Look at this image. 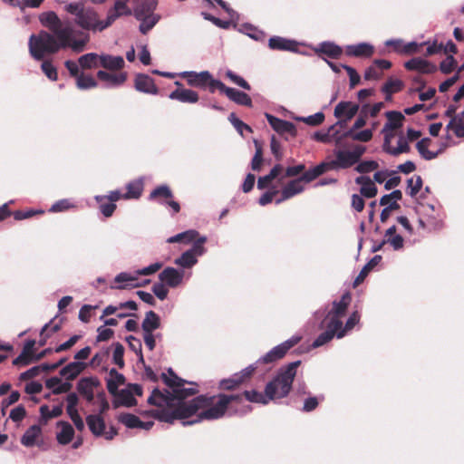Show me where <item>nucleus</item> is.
<instances>
[{
    "label": "nucleus",
    "instance_id": "1",
    "mask_svg": "<svg viewBox=\"0 0 464 464\" xmlns=\"http://www.w3.org/2000/svg\"><path fill=\"white\" fill-rule=\"evenodd\" d=\"M169 375L162 373L161 378L169 390L161 392L154 389L147 401L150 405L158 407L156 410L146 411L154 418L172 423L175 420H184L200 412L194 420L183 421L182 424L192 425L202 420H218L222 418L228 409H233L234 404L243 401L242 394L227 395L220 393L217 396L198 395L187 401V398L198 392L197 384L188 382L178 377L171 368Z\"/></svg>",
    "mask_w": 464,
    "mask_h": 464
},
{
    "label": "nucleus",
    "instance_id": "2",
    "mask_svg": "<svg viewBox=\"0 0 464 464\" xmlns=\"http://www.w3.org/2000/svg\"><path fill=\"white\" fill-rule=\"evenodd\" d=\"M64 9L74 16V24L83 31H75L69 19H61L53 11L43 13L40 22L51 33L41 31L30 36L29 52L35 60H43L46 54L55 53L67 47L76 53H82L90 41L89 34L84 31L102 32L107 28L103 27L104 21L99 19L98 13L85 6L84 0L69 3Z\"/></svg>",
    "mask_w": 464,
    "mask_h": 464
},
{
    "label": "nucleus",
    "instance_id": "3",
    "mask_svg": "<svg viewBox=\"0 0 464 464\" xmlns=\"http://www.w3.org/2000/svg\"><path fill=\"white\" fill-rule=\"evenodd\" d=\"M350 295L348 293L343 295L339 301H334L331 310L327 313L324 320L321 324V327L326 330L320 334L312 343L313 348L321 347L334 337L341 339L344 336L343 331H338L341 328L342 318L346 314L347 308L350 304Z\"/></svg>",
    "mask_w": 464,
    "mask_h": 464
},
{
    "label": "nucleus",
    "instance_id": "4",
    "mask_svg": "<svg viewBox=\"0 0 464 464\" xmlns=\"http://www.w3.org/2000/svg\"><path fill=\"white\" fill-rule=\"evenodd\" d=\"M300 363V361H295L280 367L275 377L266 383L265 392L272 401L289 394Z\"/></svg>",
    "mask_w": 464,
    "mask_h": 464
},
{
    "label": "nucleus",
    "instance_id": "5",
    "mask_svg": "<svg viewBox=\"0 0 464 464\" xmlns=\"http://www.w3.org/2000/svg\"><path fill=\"white\" fill-rule=\"evenodd\" d=\"M300 341H301V336H298V335L292 336L291 338L287 339L286 341L273 347L265 355L261 356L254 363H252V365H255V370H256L260 364L273 363V362L282 359L286 354V353L292 347L296 345Z\"/></svg>",
    "mask_w": 464,
    "mask_h": 464
},
{
    "label": "nucleus",
    "instance_id": "6",
    "mask_svg": "<svg viewBox=\"0 0 464 464\" xmlns=\"http://www.w3.org/2000/svg\"><path fill=\"white\" fill-rule=\"evenodd\" d=\"M191 273H186L183 269L167 266L159 274V279L170 288L179 286L184 279H188Z\"/></svg>",
    "mask_w": 464,
    "mask_h": 464
},
{
    "label": "nucleus",
    "instance_id": "7",
    "mask_svg": "<svg viewBox=\"0 0 464 464\" xmlns=\"http://www.w3.org/2000/svg\"><path fill=\"white\" fill-rule=\"evenodd\" d=\"M255 371V365L249 364L240 372L234 373L231 377L221 380L219 387L223 390H233L250 379Z\"/></svg>",
    "mask_w": 464,
    "mask_h": 464
},
{
    "label": "nucleus",
    "instance_id": "8",
    "mask_svg": "<svg viewBox=\"0 0 464 464\" xmlns=\"http://www.w3.org/2000/svg\"><path fill=\"white\" fill-rule=\"evenodd\" d=\"M402 198V193L399 189H395L390 194L383 195L380 199V205L385 206L382 209L380 218L382 222H385L392 210H396L400 208V205L397 203L398 200H401Z\"/></svg>",
    "mask_w": 464,
    "mask_h": 464
},
{
    "label": "nucleus",
    "instance_id": "9",
    "mask_svg": "<svg viewBox=\"0 0 464 464\" xmlns=\"http://www.w3.org/2000/svg\"><path fill=\"white\" fill-rule=\"evenodd\" d=\"M101 386V382L96 377H83L77 382L76 388L78 392L85 398L88 402H92L94 399V392Z\"/></svg>",
    "mask_w": 464,
    "mask_h": 464
},
{
    "label": "nucleus",
    "instance_id": "10",
    "mask_svg": "<svg viewBox=\"0 0 464 464\" xmlns=\"http://www.w3.org/2000/svg\"><path fill=\"white\" fill-rule=\"evenodd\" d=\"M129 1L130 0H115L113 6L108 11L103 27H109L116 19L122 15L131 14V9L127 5Z\"/></svg>",
    "mask_w": 464,
    "mask_h": 464
},
{
    "label": "nucleus",
    "instance_id": "11",
    "mask_svg": "<svg viewBox=\"0 0 464 464\" xmlns=\"http://www.w3.org/2000/svg\"><path fill=\"white\" fill-rule=\"evenodd\" d=\"M179 75L187 80V82L191 87L205 89L208 84V80L210 79V72L208 71H202L199 72L194 71H185Z\"/></svg>",
    "mask_w": 464,
    "mask_h": 464
},
{
    "label": "nucleus",
    "instance_id": "12",
    "mask_svg": "<svg viewBox=\"0 0 464 464\" xmlns=\"http://www.w3.org/2000/svg\"><path fill=\"white\" fill-rule=\"evenodd\" d=\"M175 85L179 88L172 91L169 94L170 100L178 101L183 103H196L199 100L198 93L191 89L180 88L182 83L179 81L175 82Z\"/></svg>",
    "mask_w": 464,
    "mask_h": 464
},
{
    "label": "nucleus",
    "instance_id": "13",
    "mask_svg": "<svg viewBox=\"0 0 464 464\" xmlns=\"http://www.w3.org/2000/svg\"><path fill=\"white\" fill-rule=\"evenodd\" d=\"M139 276L137 274V271L133 272H121L118 274L115 278L114 282L117 283V285H111V289H126V288H134V287H140L143 285L141 283H138Z\"/></svg>",
    "mask_w": 464,
    "mask_h": 464
},
{
    "label": "nucleus",
    "instance_id": "14",
    "mask_svg": "<svg viewBox=\"0 0 464 464\" xmlns=\"http://www.w3.org/2000/svg\"><path fill=\"white\" fill-rule=\"evenodd\" d=\"M334 156L335 159L330 161L331 169H348L357 163L350 150H336Z\"/></svg>",
    "mask_w": 464,
    "mask_h": 464
},
{
    "label": "nucleus",
    "instance_id": "15",
    "mask_svg": "<svg viewBox=\"0 0 464 464\" xmlns=\"http://www.w3.org/2000/svg\"><path fill=\"white\" fill-rule=\"evenodd\" d=\"M266 117L270 126L279 134L288 133L292 137L296 136L297 131L294 123L281 120L269 113H266Z\"/></svg>",
    "mask_w": 464,
    "mask_h": 464
},
{
    "label": "nucleus",
    "instance_id": "16",
    "mask_svg": "<svg viewBox=\"0 0 464 464\" xmlns=\"http://www.w3.org/2000/svg\"><path fill=\"white\" fill-rule=\"evenodd\" d=\"M135 89L143 93L156 95L159 92V89L154 82V80L143 73L137 74L134 81Z\"/></svg>",
    "mask_w": 464,
    "mask_h": 464
},
{
    "label": "nucleus",
    "instance_id": "17",
    "mask_svg": "<svg viewBox=\"0 0 464 464\" xmlns=\"http://www.w3.org/2000/svg\"><path fill=\"white\" fill-rule=\"evenodd\" d=\"M404 67L409 71H416L420 73H433L437 71L435 64L424 60L420 57H416L409 60L404 63Z\"/></svg>",
    "mask_w": 464,
    "mask_h": 464
},
{
    "label": "nucleus",
    "instance_id": "18",
    "mask_svg": "<svg viewBox=\"0 0 464 464\" xmlns=\"http://www.w3.org/2000/svg\"><path fill=\"white\" fill-rule=\"evenodd\" d=\"M348 56L358 58H370L374 53V46L369 43H359L357 44H349L345 47Z\"/></svg>",
    "mask_w": 464,
    "mask_h": 464
},
{
    "label": "nucleus",
    "instance_id": "19",
    "mask_svg": "<svg viewBox=\"0 0 464 464\" xmlns=\"http://www.w3.org/2000/svg\"><path fill=\"white\" fill-rule=\"evenodd\" d=\"M359 105L351 102H341L335 108L334 114L336 118H344L343 122L353 119L359 111Z\"/></svg>",
    "mask_w": 464,
    "mask_h": 464
},
{
    "label": "nucleus",
    "instance_id": "20",
    "mask_svg": "<svg viewBox=\"0 0 464 464\" xmlns=\"http://www.w3.org/2000/svg\"><path fill=\"white\" fill-rule=\"evenodd\" d=\"M304 179L301 178L293 179L288 182L281 191V198L276 199V203L280 204L281 202L293 198L294 196L300 194L304 191V188L302 184Z\"/></svg>",
    "mask_w": 464,
    "mask_h": 464
},
{
    "label": "nucleus",
    "instance_id": "21",
    "mask_svg": "<svg viewBox=\"0 0 464 464\" xmlns=\"http://www.w3.org/2000/svg\"><path fill=\"white\" fill-rule=\"evenodd\" d=\"M134 16L140 23L139 30L142 34H147L160 20V14L145 15L141 11H134Z\"/></svg>",
    "mask_w": 464,
    "mask_h": 464
},
{
    "label": "nucleus",
    "instance_id": "22",
    "mask_svg": "<svg viewBox=\"0 0 464 464\" xmlns=\"http://www.w3.org/2000/svg\"><path fill=\"white\" fill-rule=\"evenodd\" d=\"M97 77L108 88H114L123 84L127 79L126 73H111L102 70L98 71Z\"/></svg>",
    "mask_w": 464,
    "mask_h": 464
},
{
    "label": "nucleus",
    "instance_id": "23",
    "mask_svg": "<svg viewBox=\"0 0 464 464\" xmlns=\"http://www.w3.org/2000/svg\"><path fill=\"white\" fill-rule=\"evenodd\" d=\"M297 42L281 36H273L268 40V46L272 50L297 52Z\"/></svg>",
    "mask_w": 464,
    "mask_h": 464
},
{
    "label": "nucleus",
    "instance_id": "24",
    "mask_svg": "<svg viewBox=\"0 0 464 464\" xmlns=\"http://www.w3.org/2000/svg\"><path fill=\"white\" fill-rule=\"evenodd\" d=\"M431 140L429 138H423L416 143V149L420 157L425 160H431L436 159L440 153L443 152L445 145H442L437 151L429 150Z\"/></svg>",
    "mask_w": 464,
    "mask_h": 464
},
{
    "label": "nucleus",
    "instance_id": "25",
    "mask_svg": "<svg viewBox=\"0 0 464 464\" xmlns=\"http://www.w3.org/2000/svg\"><path fill=\"white\" fill-rule=\"evenodd\" d=\"M355 183L360 185V194L367 198H374L377 194V187L374 182L367 176H359L355 179Z\"/></svg>",
    "mask_w": 464,
    "mask_h": 464
},
{
    "label": "nucleus",
    "instance_id": "26",
    "mask_svg": "<svg viewBox=\"0 0 464 464\" xmlns=\"http://www.w3.org/2000/svg\"><path fill=\"white\" fill-rule=\"evenodd\" d=\"M86 424L95 437H101L104 433L105 421L100 414H89L86 417Z\"/></svg>",
    "mask_w": 464,
    "mask_h": 464
},
{
    "label": "nucleus",
    "instance_id": "27",
    "mask_svg": "<svg viewBox=\"0 0 464 464\" xmlns=\"http://www.w3.org/2000/svg\"><path fill=\"white\" fill-rule=\"evenodd\" d=\"M124 64L125 62L122 56H113L106 53L101 54L100 66L104 69L111 71L121 70L124 67Z\"/></svg>",
    "mask_w": 464,
    "mask_h": 464
},
{
    "label": "nucleus",
    "instance_id": "28",
    "mask_svg": "<svg viewBox=\"0 0 464 464\" xmlns=\"http://www.w3.org/2000/svg\"><path fill=\"white\" fill-rule=\"evenodd\" d=\"M160 326V318L158 314L150 310L145 314L141 324L143 333H153Z\"/></svg>",
    "mask_w": 464,
    "mask_h": 464
},
{
    "label": "nucleus",
    "instance_id": "29",
    "mask_svg": "<svg viewBox=\"0 0 464 464\" xmlns=\"http://www.w3.org/2000/svg\"><path fill=\"white\" fill-rule=\"evenodd\" d=\"M57 426L61 428V430L56 434L57 441L62 445H67L74 436L72 426L67 421H59Z\"/></svg>",
    "mask_w": 464,
    "mask_h": 464
},
{
    "label": "nucleus",
    "instance_id": "30",
    "mask_svg": "<svg viewBox=\"0 0 464 464\" xmlns=\"http://www.w3.org/2000/svg\"><path fill=\"white\" fill-rule=\"evenodd\" d=\"M85 368V363L82 362H72L67 364L60 371L61 376L67 381L76 378Z\"/></svg>",
    "mask_w": 464,
    "mask_h": 464
},
{
    "label": "nucleus",
    "instance_id": "31",
    "mask_svg": "<svg viewBox=\"0 0 464 464\" xmlns=\"http://www.w3.org/2000/svg\"><path fill=\"white\" fill-rule=\"evenodd\" d=\"M387 117V122L383 126V131H387L388 130H397L402 126V122L404 121V115L396 111H390L385 113Z\"/></svg>",
    "mask_w": 464,
    "mask_h": 464
},
{
    "label": "nucleus",
    "instance_id": "32",
    "mask_svg": "<svg viewBox=\"0 0 464 464\" xmlns=\"http://www.w3.org/2000/svg\"><path fill=\"white\" fill-rule=\"evenodd\" d=\"M109 375L110 377L107 379V389L111 395H116L119 386L124 383L125 377L114 368L110 370Z\"/></svg>",
    "mask_w": 464,
    "mask_h": 464
},
{
    "label": "nucleus",
    "instance_id": "33",
    "mask_svg": "<svg viewBox=\"0 0 464 464\" xmlns=\"http://www.w3.org/2000/svg\"><path fill=\"white\" fill-rule=\"evenodd\" d=\"M315 52L337 59L342 55L343 49L333 42H323L315 48Z\"/></svg>",
    "mask_w": 464,
    "mask_h": 464
},
{
    "label": "nucleus",
    "instance_id": "34",
    "mask_svg": "<svg viewBox=\"0 0 464 464\" xmlns=\"http://www.w3.org/2000/svg\"><path fill=\"white\" fill-rule=\"evenodd\" d=\"M127 192L122 195L124 199H137L143 191V179L141 178L134 179L126 185Z\"/></svg>",
    "mask_w": 464,
    "mask_h": 464
},
{
    "label": "nucleus",
    "instance_id": "35",
    "mask_svg": "<svg viewBox=\"0 0 464 464\" xmlns=\"http://www.w3.org/2000/svg\"><path fill=\"white\" fill-rule=\"evenodd\" d=\"M225 94L233 102L239 105L251 106L252 101L248 94L237 89L228 87Z\"/></svg>",
    "mask_w": 464,
    "mask_h": 464
},
{
    "label": "nucleus",
    "instance_id": "36",
    "mask_svg": "<svg viewBox=\"0 0 464 464\" xmlns=\"http://www.w3.org/2000/svg\"><path fill=\"white\" fill-rule=\"evenodd\" d=\"M173 198L171 189L168 185H160L154 188L149 196V199L157 200L160 204H165L164 201Z\"/></svg>",
    "mask_w": 464,
    "mask_h": 464
},
{
    "label": "nucleus",
    "instance_id": "37",
    "mask_svg": "<svg viewBox=\"0 0 464 464\" xmlns=\"http://www.w3.org/2000/svg\"><path fill=\"white\" fill-rule=\"evenodd\" d=\"M45 386L53 391L54 394H61L67 392L72 388V384L69 382H63L58 377H52L47 379Z\"/></svg>",
    "mask_w": 464,
    "mask_h": 464
},
{
    "label": "nucleus",
    "instance_id": "38",
    "mask_svg": "<svg viewBox=\"0 0 464 464\" xmlns=\"http://www.w3.org/2000/svg\"><path fill=\"white\" fill-rule=\"evenodd\" d=\"M331 169L330 162H322L315 167L306 170L303 175L302 179L305 182H311L316 178L324 174L326 170Z\"/></svg>",
    "mask_w": 464,
    "mask_h": 464
},
{
    "label": "nucleus",
    "instance_id": "39",
    "mask_svg": "<svg viewBox=\"0 0 464 464\" xmlns=\"http://www.w3.org/2000/svg\"><path fill=\"white\" fill-rule=\"evenodd\" d=\"M411 150V147L409 145L408 139L405 138L404 134L402 132H400L398 134V140H397V146L393 147L391 146L390 149H388L387 153L392 156H399L402 153H408Z\"/></svg>",
    "mask_w": 464,
    "mask_h": 464
},
{
    "label": "nucleus",
    "instance_id": "40",
    "mask_svg": "<svg viewBox=\"0 0 464 464\" xmlns=\"http://www.w3.org/2000/svg\"><path fill=\"white\" fill-rule=\"evenodd\" d=\"M41 427L39 425H33L27 429L23 435L21 443L25 447H33L36 442V439L41 435Z\"/></svg>",
    "mask_w": 464,
    "mask_h": 464
},
{
    "label": "nucleus",
    "instance_id": "41",
    "mask_svg": "<svg viewBox=\"0 0 464 464\" xmlns=\"http://www.w3.org/2000/svg\"><path fill=\"white\" fill-rule=\"evenodd\" d=\"M101 54L88 53L79 57L78 63L82 69H92L100 65Z\"/></svg>",
    "mask_w": 464,
    "mask_h": 464
},
{
    "label": "nucleus",
    "instance_id": "42",
    "mask_svg": "<svg viewBox=\"0 0 464 464\" xmlns=\"http://www.w3.org/2000/svg\"><path fill=\"white\" fill-rule=\"evenodd\" d=\"M117 405H122L125 407H132L137 404L136 399L132 396V392L128 388L118 391L116 395Z\"/></svg>",
    "mask_w": 464,
    "mask_h": 464
},
{
    "label": "nucleus",
    "instance_id": "43",
    "mask_svg": "<svg viewBox=\"0 0 464 464\" xmlns=\"http://www.w3.org/2000/svg\"><path fill=\"white\" fill-rule=\"evenodd\" d=\"M403 87V82L399 79L390 78L382 87V92L386 95L385 100L390 101L392 93L398 92Z\"/></svg>",
    "mask_w": 464,
    "mask_h": 464
},
{
    "label": "nucleus",
    "instance_id": "44",
    "mask_svg": "<svg viewBox=\"0 0 464 464\" xmlns=\"http://www.w3.org/2000/svg\"><path fill=\"white\" fill-rule=\"evenodd\" d=\"M283 167L280 164H276L273 167L270 172L263 177H260L257 180V188L259 189H264L268 187L273 179L277 178L279 174L282 172Z\"/></svg>",
    "mask_w": 464,
    "mask_h": 464
},
{
    "label": "nucleus",
    "instance_id": "45",
    "mask_svg": "<svg viewBox=\"0 0 464 464\" xmlns=\"http://www.w3.org/2000/svg\"><path fill=\"white\" fill-rule=\"evenodd\" d=\"M198 236V232L195 229H188L187 231L179 233L175 236H172L167 239L168 243H191Z\"/></svg>",
    "mask_w": 464,
    "mask_h": 464
},
{
    "label": "nucleus",
    "instance_id": "46",
    "mask_svg": "<svg viewBox=\"0 0 464 464\" xmlns=\"http://www.w3.org/2000/svg\"><path fill=\"white\" fill-rule=\"evenodd\" d=\"M94 199L99 203L100 211L105 218L112 216L116 209L115 203L109 201L105 196L97 195L94 197Z\"/></svg>",
    "mask_w": 464,
    "mask_h": 464
},
{
    "label": "nucleus",
    "instance_id": "47",
    "mask_svg": "<svg viewBox=\"0 0 464 464\" xmlns=\"http://www.w3.org/2000/svg\"><path fill=\"white\" fill-rule=\"evenodd\" d=\"M198 263V259L188 250L174 260V264L185 271L192 268Z\"/></svg>",
    "mask_w": 464,
    "mask_h": 464
},
{
    "label": "nucleus",
    "instance_id": "48",
    "mask_svg": "<svg viewBox=\"0 0 464 464\" xmlns=\"http://www.w3.org/2000/svg\"><path fill=\"white\" fill-rule=\"evenodd\" d=\"M343 137L350 138L356 141L368 142L372 139V130L365 129L360 131L347 130L344 132Z\"/></svg>",
    "mask_w": 464,
    "mask_h": 464
},
{
    "label": "nucleus",
    "instance_id": "49",
    "mask_svg": "<svg viewBox=\"0 0 464 464\" xmlns=\"http://www.w3.org/2000/svg\"><path fill=\"white\" fill-rule=\"evenodd\" d=\"M244 396L246 401L250 402H256V403H261V404H267L272 399L265 392L262 393L260 392H257L256 390L251 391H246L244 392Z\"/></svg>",
    "mask_w": 464,
    "mask_h": 464
},
{
    "label": "nucleus",
    "instance_id": "50",
    "mask_svg": "<svg viewBox=\"0 0 464 464\" xmlns=\"http://www.w3.org/2000/svg\"><path fill=\"white\" fill-rule=\"evenodd\" d=\"M382 260V256L379 255L374 256L361 270L359 275L354 280V285H358L364 280L368 273L377 266Z\"/></svg>",
    "mask_w": 464,
    "mask_h": 464
},
{
    "label": "nucleus",
    "instance_id": "51",
    "mask_svg": "<svg viewBox=\"0 0 464 464\" xmlns=\"http://www.w3.org/2000/svg\"><path fill=\"white\" fill-rule=\"evenodd\" d=\"M126 342L128 343L130 350H132L137 354L139 362L144 364L145 362L142 354V344L140 340L132 335H130L126 337Z\"/></svg>",
    "mask_w": 464,
    "mask_h": 464
},
{
    "label": "nucleus",
    "instance_id": "52",
    "mask_svg": "<svg viewBox=\"0 0 464 464\" xmlns=\"http://www.w3.org/2000/svg\"><path fill=\"white\" fill-rule=\"evenodd\" d=\"M76 85L80 90H89L95 88L98 85V83L92 75H85L83 73H81L76 78Z\"/></svg>",
    "mask_w": 464,
    "mask_h": 464
},
{
    "label": "nucleus",
    "instance_id": "53",
    "mask_svg": "<svg viewBox=\"0 0 464 464\" xmlns=\"http://www.w3.org/2000/svg\"><path fill=\"white\" fill-rule=\"evenodd\" d=\"M118 420L129 429H138L141 425V420L136 415L130 413L119 415Z\"/></svg>",
    "mask_w": 464,
    "mask_h": 464
},
{
    "label": "nucleus",
    "instance_id": "54",
    "mask_svg": "<svg viewBox=\"0 0 464 464\" xmlns=\"http://www.w3.org/2000/svg\"><path fill=\"white\" fill-rule=\"evenodd\" d=\"M294 119L297 121L304 122L310 126H318L324 121V114L323 112L319 111L313 115H309L307 117L300 116V117H295Z\"/></svg>",
    "mask_w": 464,
    "mask_h": 464
},
{
    "label": "nucleus",
    "instance_id": "55",
    "mask_svg": "<svg viewBox=\"0 0 464 464\" xmlns=\"http://www.w3.org/2000/svg\"><path fill=\"white\" fill-rule=\"evenodd\" d=\"M368 104H363L360 110L359 116L355 120L353 125L348 130H357L366 124V120L368 118L367 111Z\"/></svg>",
    "mask_w": 464,
    "mask_h": 464
},
{
    "label": "nucleus",
    "instance_id": "56",
    "mask_svg": "<svg viewBox=\"0 0 464 464\" xmlns=\"http://www.w3.org/2000/svg\"><path fill=\"white\" fill-rule=\"evenodd\" d=\"M75 208V205L70 201L68 198H63L56 201L52 205L49 211L52 213H58L66 211L70 208Z\"/></svg>",
    "mask_w": 464,
    "mask_h": 464
},
{
    "label": "nucleus",
    "instance_id": "57",
    "mask_svg": "<svg viewBox=\"0 0 464 464\" xmlns=\"http://www.w3.org/2000/svg\"><path fill=\"white\" fill-rule=\"evenodd\" d=\"M240 31L256 41H263L265 38V34L262 31L257 30L248 24H243Z\"/></svg>",
    "mask_w": 464,
    "mask_h": 464
},
{
    "label": "nucleus",
    "instance_id": "58",
    "mask_svg": "<svg viewBox=\"0 0 464 464\" xmlns=\"http://www.w3.org/2000/svg\"><path fill=\"white\" fill-rule=\"evenodd\" d=\"M408 183V193L411 197H415L422 187V179L420 176L411 178L407 181Z\"/></svg>",
    "mask_w": 464,
    "mask_h": 464
},
{
    "label": "nucleus",
    "instance_id": "59",
    "mask_svg": "<svg viewBox=\"0 0 464 464\" xmlns=\"http://www.w3.org/2000/svg\"><path fill=\"white\" fill-rule=\"evenodd\" d=\"M114 350L112 354V360L113 362L118 365L120 368H122L124 366V347L120 343H115L113 344Z\"/></svg>",
    "mask_w": 464,
    "mask_h": 464
},
{
    "label": "nucleus",
    "instance_id": "60",
    "mask_svg": "<svg viewBox=\"0 0 464 464\" xmlns=\"http://www.w3.org/2000/svg\"><path fill=\"white\" fill-rule=\"evenodd\" d=\"M360 322V314L357 311L353 312L347 319L345 324H341V328L338 331H343L344 335L347 332L353 329V327Z\"/></svg>",
    "mask_w": 464,
    "mask_h": 464
},
{
    "label": "nucleus",
    "instance_id": "61",
    "mask_svg": "<svg viewBox=\"0 0 464 464\" xmlns=\"http://www.w3.org/2000/svg\"><path fill=\"white\" fill-rule=\"evenodd\" d=\"M66 402H67L66 412H67L68 416L78 412L77 405L79 402V399H78V396L76 393H74V392L69 393L66 397Z\"/></svg>",
    "mask_w": 464,
    "mask_h": 464
},
{
    "label": "nucleus",
    "instance_id": "62",
    "mask_svg": "<svg viewBox=\"0 0 464 464\" xmlns=\"http://www.w3.org/2000/svg\"><path fill=\"white\" fill-rule=\"evenodd\" d=\"M228 121L241 135H243L244 130H247L249 132L252 131L251 128L246 123H244L241 120H239L235 113L229 114Z\"/></svg>",
    "mask_w": 464,
    "mask_h": 464
},
{
    "label": "nucleus",
    "instance_id": "63",
    "mask_svg": "<svg viewBox=\"0 0 464 464\" xmlns=\"http://www.w3.org/2000/svg\"><path fill=\"white\" fill-rule=\"evenodd\" d=\"M157 7L156 0H148L138 5L134 11H141L145 15L156 14L154 10Z\"/></svg>",
    "mask_w": 464,
    "mask_h": 464
},
{
    "label": "nucleus",
    "instance_id": "64",
    "mask_svg": "<svg viewBox=\"0 0 464 464\" xmlns=\"http://www.w3.org/2000/svg\"><path fill=\"white\" fill-rule=\"evenodd\" d=\"M378 167V163L374 160H364L355 167V170L359 173H368L375 170Z\"/></svg>",
    "mask_w": 464,
    "mask_h": 464
}]
</instances>
